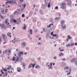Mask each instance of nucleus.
Wrapping results in <instances>:
<instances>
[{"label":"nucleus","instance_id":"nucleus-25","mask_svg":"<svg viewBox=\"0 0 77 77\" xmlns=\"http://www.w3.org/2000/svg\"><path fill=\"white\" fill-rule=\"evenodd\" d=\"M69 46H70V45L69 44H67L66 45V47H69Z\"/></svg>","mask_w":77,"mask_h":77},{"label":"nucleus","instance_id":"nucleus-48","mask_svg":"<svg viewBox=\"0 0 77 77\" xmlns=\"http://www.w3.org/2000/svg\"><path fill=\"white\" fill-rule=\"evenodd\" d=\"M11 50H10L8 51V53H11Z\"/></svg>","mask_w":77,"mask_h":77},{"label":"nucleus","instance_id":"nucleus-34","mask_svg":"<svg viewBox=\"0 0 77 77\" xmlns=\"http://www.w3.org/2000/svg\"><path fill=\"white\" fill-rule=\"evenodd\" d=\"M59 17H56L55 18V20H59Z\"/></svg>","mask_w":77,"mask_h":77},{"label":"nucleus","instance_id":"nucleus-5","mask_svg":"<svg viewBox=\"0 0 77 77\" xmlns=\"http://www.w3.org/2000/svg\"><path fill=\"white\" fill-rule=\"evenodd\" d=\"M10 60H12V61H14V60H15V57L14 56L13 57V60L12 59H10Z\"/></svg>","mask_w":77,"mask_h":77},{"label":"nucleus","instance_id":"nucleus-47","mask_svg":"<svg viewBox=\"0 0 77 77\" xmlns=\"http://www.w3.org/2000/svg\"><path fill=\"white\" fill-rule=\"evenodd\" d=\"M53 36H57V35H56V34H55V35H53Z\"/></svg>","mask_w":77,"mask_h":77},{"label":"nucleus","instance_id":"nucleus-28","mask_svg":"<svg viewBox=\"0 0 77 77\" xmlns=\"http://www.w3.org/2000/svg\"><path fill=\"white\" fill-rule=\"evenodd\" d=\"M48 8H50V3H49L48 5Z\"/></svg>","mask_w":77,"mask_h":77},{"label":"nucleus","instance_id":"nucleus-20","mask_svg":"<svg viewBox=\"0 0 77 77\" xmlns=\"http://www.w3.org/2000/svg\"><path fill=\"white\" fill-rule=\"evenodd\" d=\"M13 22L14 23H16V22H17L16 20H15L14 19H13Z\"/></svg>","mask_w":77,"mask_h":77},{"label":"nucleus","instance_id":"nucleus-36","mask_svg":"<svg viewBox=\"0 0 77 77\" xmlns=\"http://www.w3.org/2000/svg\"><path fill=\"white\" fill-rule=\"evenodd\" d=\"M62 60L63 61H65L66 60V59L64 58H63V59H62Z\"/></svg>","mask_w":77,"mask_h":77},{"label":"nucleus","instance_id":"nucleus-18","mask_svg":"<svg viewBox=\"0 0 77 77\" xmlns=\"http://www.w3.org/2000/svg\"><path fill=\"white\" fill-rule=\"evenodd\" d=\"M5 75H4V77H5V76H7V75H8V72H5Z\"/></svg>","mask_w":77,"mask_h":77},{"label":"nucleus","instance_id":"nucleus-46","mask_svg":"<svg viewBox=\"0 0 77 77\" xmlns=\"http://www.w3.org/2000/svg\"><path fill=\"white\" fill-rule=\"evenodd\" d=\"M13 21V19H11V23H12Z\"/></svg>","mask_w":77,"mask_h":77},{"label":"nucleus","instance_id":"nucleus-62","mask_svg":"<svg viewBox=\"0 0 77 77\" xmlns=\"http://www.w3.org/2000/svg\"><path fill=\"white\" fill-rule=\"evenodd\" d=\"M38 44L39 45H41V43H40V42H39V43H38Z\"/></svg>","mask_w":77,"mask_h":77},{"label":"nucleus","instance_id":"nucleus-12","mask_svg":"<svg viewBox=\"0 0 77 77\" xmlns=\"http://www.w3.org/2000/svg\"><path fill=\"white\" fill-rule=\"evenodd\" d=\"M67 37H68V39H72V37H71L70 36H69V35H68Z\"/></svg>","mask_w":77,"mask_h":77},{"label":"nucleus","instance_id":"nucleus-33","mask_svg":"<svg viewBox=\"0 0 77 77\" xmlns=\"http://www.w3.org/2000/svg\"><path fill=\"white\" fill-rule=\"evenodd\" d=\"M3 28H4V29L5 30V29H6V26H4L3 27Z\"/></svg>","mask_w":77,"mask_h":77},{"label":"nucleus","instance_id":"nucleus-26","mask_svg":"<svg viewBox=\"0 0 77 77\" xmlns=\"http://www.w3.org/2000/svg\"><path fill=\"white\" fill-rule=\"evenodd\" d=\"M8 67H9L10 69H11L12 68V66H11V65H10L8 66Z\"/></svg>","mask_w":77,"mask_h":77},{"label":"nucleus","instance_id":"nucleus-8","mask_svg":"<svg viewBox=\"0 0 77 77\" xmlns=\"http://www.w3.org/2000/svg\"><path fill=\"white\" fill-rule=\"evenodd\" d=\"M2 36L3 37V39L4 40V39H5V38H7V37H6V36L5 35V34H4L2 35Z\"/></svg>","mask_w":77,"mask_h":77},{"label":"nucleus","instance_id":"nucleus-15","mask_svg":"<svg viewBox=\"0 0 77 77\" xmlns=\"http://www.w3.org/2000/svg\"><path fill=\"white\" fill-rule=\"evenodd\" d=\"M23 29H26V25L24 24V26L23 27Z\"/></svg>","mask_w":77,"mask_h":77},{"label":"nucleus","instance_id":"nucleus-22","mask_svg":"<svg viewBox=\"0 0 77 77\" xmlns=\"http://www.w3.org/2000/svg\"><path fill=\"white\" fill-rule=\"evenodd\" d=\"M52 25L53 26V23H52V24H50V25H49L48 26V28H49Z\"/></svg>","mask_w":77,"mask_h":77},{"label":"nucleus","instance_id":"nucleus-61","mask_svg":"<svg viewBox=\"0 0 77 77\" xmlns=\"http://www.w3.org/2000/svg\"><path fill=\"white\" fill-rule=\"evenodd\" d=\"M7 52V50H6L5 51V53H6Z\"/></svg>","mask_w":77,"mask_h":77},{"label":"nucleus","instance_id":"nucleus-29","mask_svg":"<svg viewBox=\"0 0 77 77\" xmlns=\"http://www.w3.org/2000/svg\"><path fill=\"white\" fill-rule=\"evenodd\" d=\"M74 45V44L73 43H71L70 44V46H73Z\"/></svg>","mask_w":77,"mask_h":77},{"label":"nucleus","instance_id":"nucleus-31","mask_svg":"<svg viewBox=\"0 0 77 77\" xmlns=\"http://www.w3.org/2000/svg\"><path fill=\"white\" fill-rule=\"evenodd\" d=\"M22 65L24 67L26 66V64H24V63H22Z\"/></svg>","mask_w":77,"mask_h":77},{"label":"nucleus","instance_id":"nucleus-52","mask_svg":"<svg viewBox=\"0 0 77 77\" xmlns=\"http://www.w3.org/2000/svg\"><path fill=\"white\" fill-rule=\"evenodd\" d=\"M20 1L21 2H23V1H24V0H20Z\"/></svg>","mask_w":77,"mask_h":77},{"label":"nucleus","instance_id":"nucleus-63","mask_svg":"<svg viewBox=\"0 0 77 77\" xmlns=\"http://www.w3.org/2000/svg\"><path fill=\"white\" fill-rule=\"evenodd\" d=\"M21 69H20V72H21Z\"/></svg>","mask_w":77,"mask_h":77},{"label":"nucleus","instance_id":"nucleus-17","mask_svg":"<svg viewBox=\"0 0 77 77\" xmlns=\"http://www.w3.org/2000/svg\"><path fill=\"white\" fill-rule=\"evenodd\" d=\"M75 60V59L73 58L72 60H71V62L72 63L73 62H74V61Z\"/></svg>","mask_w":77,"mask_h":77},{"label":"nucleus","instance_id":"nucleus-24","mask_svg":"<svg viewBox=\"0 0 77 77\" xmlns=\"http://www.w3.org/2000/svg\"><path fill=\"white\" fill-rule=\"evenodd\" d=\"M17 72H20V67H18L17 68Z\"/></svg>","mask_w":77,"mask_h":77},{"label":"nucleus","instance_id":"nucleus-10","mask_svg":"<svg viewBox=\"0 0 77 77\" xmlns=\"http://www.w3.org/2000/svg\"><path fill=\"white\" fill-rule=\"evenodd\" d=\"M64 23V21L63 20H62L61 21V24L62 26H63V23Z\"/></svg>","mask_w":77,"mask_h":77},{"label":"nucleus","instance_id":"nucleus-37","mask_svg":"<svg viewBox=\"0 0 77 77\" xmlns=\"http://www.w3.org/2000/svg\"><path fill=\"white\" fill-rule=\"evenodd\" d=\"M68 69V66L66 67H65V69Z\"/></svg>","mask_w":77,"mask_h":77},{"label":"nucleus","instance_id":"nucleus-4","mask_svg":"<svg viewBox=\"0 0 77 77\" xmlns=\"http://www.w3.org/2000/svg\"><path fill=\"white\" fill-rule=\"evenodd\" d=\"M64 55V54L62 52L60 53L59 54V56L60 57H61L62 56H63Z\"/></svg>","mask_w":77,"mask_h":77},{"label":"nucleus","instance_id":"nucleus-51","mask_svg":"<svg viewBox=\"0 0 77 77\" xmlns=\"http://www.w3.org/2000/svg\"><path fill=\"white\" fill-rule=\"evenodd\" d=\"M2 12H4V10H2Z\"/></svg>","mask_w":77,"mask_h":77},{"label":"nucleus","instance_id":"nucleus-13","mask_svg":"<svg viewBox=\"0 0 77 77\" xmlns=\"http://www.w3.org/2000/svg\"><path fill=\"white\" fill-rule=\"evenodd\" d=\"M22 46H25L26 45V43H25V42H23L22 44Z\"/></svg>","mask_w":77,"mask_h":77},{"label":"nucleus","instance_id":"nucleus-49","mask_svg":"<svg viewBox=\"0 0 77 77\" xmlns=\"http://www.w3.org/2000/svg\"><path fill=\"white\" fill-rule=\"evenodd\" d=\"M75 64L77 65V60L76 61V62L75 63Z\"/></svg>","mask_w":77,"mask_h":77},{"label":"nucleus","instance_id":"nucleus-55","mask_svg":"<svg viewBox=\"0 0 77 77\" xmlns=\"http://www.w3.org/2000/svg\"><path fill=\"white\" fill-rule=\"evenodd\" d=\"M1 18H3V16H1Z\"/></svg>","mask_w":77,"mask_h":77},{"label":"nucleus","instance_id":"nucleus-35","mask_svg":"<svg viewBox=\"0 0 77 77\" xmlns=\"http://www.w3.org/2000/svg\"><path fill=\"white\" fill-rule=\"evenodd\" d=\"M55 9H58V7L57 6H56V7L55 8Z\"/></svg>","mask_w":77,"mask_h":77},{"label":"nucleus","instance_id":"nucleus-43","mask_svg":"<svg viewBox=\"0 0 77 77\" xmlns=\"http://www.w3.org/2000/svg\"><path fill=\"white\" fill-rule=\"evenodd\" d=\"M23 58H22V57H21V58H20V60L21 61V60H23Z\"/></svg>","mask_w":77,"mask_h":77},{"label":"nucleus","instance_id":"nucleus-11","mask_svg":"<svg viewBox=\"0 0 77 77\" xmlns=\"http://www.w3.org/2000/svg\"><path fill=\"white\" fill-rule=\"evenodd\" d=\"M41 68L40 66L39 65H37L35 66V69H37L38 68L40 69Z\"/></svg>","mask_w":77,"mask_h":77},{"label":"nucleus","instance_id":"nucleus-9","mask_svg":"<svg viewBox=\"0 0 77 77\" xmlns=\"http://www.w3.org/2000/svg\"><path fill=\"white\" fill-rule=\"evenodd\" d=\"M62 28L63 29H65L66 28V24H65L64 25V26H63H63L62 25Z\"/></svg>","mask_w":77,"mask_h":77},{"label":"nucleus","instance_id":"nucleus-45","mask_svg":"<svg viewBox=\"0 0 77 77\" xmlns=\"http://www.w3.org/2000/svg\"><path fill=\"white\" fill-rule=\"evenodd\" d=\"M8 2L9 3H11V1H8Z\"/></svg>","mask_w":77,"mask_h":77},{"label":"nucleus","instance_id":"nucleus-23","mask_svg":"<svg viewBox=\"0 0 77 77\" xmlns=\"http://www.w3.org/2000/svg\"><path fill=\"white\" fill-rule=\"evenodd\" d=\"M6 21H5V23H6V24H7L8 23V22L7 21L8 20V19H6L5 20Z\"/></svg>","mask_w":77,"mask_h":77},{"label":"nucleus","instance_id":"nucleus-3","mask_svg":"<svg viewBox=\"0 0 77 77\" xmlns=\"http://www.w3.org/2000/svg\"><path fill=\"white\" fill-rule=\"evenodd\" d=\"M20 9H18L17 10V11H15L14 12V15H15V14H18L20 13Z\"/></svg>","mask_w":77,"mask_h":77},{"label":"nucleus","instance_id":"nucleus-60","mask_svg":"<svg viewBox=\"0 0 77 77\" xmlns=\"http://www.w3.org/2000/svg\"><path fill=\"white\" fill-rule=\"evenodd\" d=\"M43 31L44 32H45V29L44 28L43 29Z\"/></svg>","mask_w":77,"mask_h":77},{"label":"nucleus","instance_id":"nucleus-41","mask_svg":"<svg viewBox=\"0 0 77 77\" xmlns=\"http://www.w3.org/2000/svg\"><path fill=\"white\" fill-rule=\"evenodd\" d=\"M3 71H7V69H4Z\"/></svg>","mask_w":77,"mask_h":77},{"label":"nucleus","instance_id":"nucleus-27","mask_svg":"<svg viewBox=\"0 0 77 77\" xmlns=\"http://www.w3.org/2000/svg\"><path fill=\"white\" fill-rule=\"evenodd\" d=\"M30 34H32V30L31 29H30Z\"/></svg>","mask_w":77,"mask_h":77},{"label":"nucleus","instance_id":"nucleus-42","mask_svg":"<svg viewBox=\"0 0 77 77\" xmlns=\"http://www.w3.org/2000/svg\"><path fill=\"white\" fill-rule=\"evenodd\" d=\"M1 72H2V74H5V73H4L3 71H1Z\"/></svg>","mask_w":77,"mask_h":77},{"label":"nucleus","instance_id":"nucleus-7","mask_svg":"<svg viewBox=\"0 0 77 77\" xmlns=\"http://www.w3.org/2000/svg\"><path fill=\"white\" fill-rule=\"evenodd\" d=\"M11 35V32H8L7 33V36H9L10 38L11 37V36L10 35Z\"/></svg>","mask_w":77,"mask_h":77},{"label":"nucleus","instance_id":"nucleus-57","mask_svg":"<svg viewBox=\"0 0 77 77\" xmlns=\"http://www.w3.org/2000/svg\"><path fill=\"white\" fill-rule=\"evenodd\" d=\"M71 69H70V72H69V74H70V73L71 72Z\"/></svg>","mask_w":77,"mask_h":77},{"label":"nucleus","instance_id":"nucleus-19","mask_svg":"<svg viewBox=\"0 0 77 77\" xmlns=\"http://www.w3.org/2000/svg\"><path fill=\"white\" fill-rule=\"evenodd\" d=\"M15 0H11V3H15V2H14Z\"/></svg>","mask_w":77,"mask_h":77},{"label":"nucleus","instance_id":"nucleus-39","mask_svg":"<svg viewBox=\"0 0 77 77\" xmlns=\"http://www.w3.org/2000/svg\"><path fill=\"white\" fill-rule=\"evenodd\" d=\"M22 17H24V14H23L22 16Z\"/></svg>","mask_w":77,"mask_h":77},{"label":"nucleus","instance_id":"nucleus-56","mask_svg":"<svg viewBox=\"0 0 77 77\" xmlns=\"http://www.w3.org/2000/svg\"><path fill=\"white\" fill-rule=\"evenodd\" d=\"M7 10H8V9H6V10H5V12H7Z\"/></svg>","mask_w":77,"mask_h":77},{"label":"nucleus","instance_id":"nucleus-32","mask_svg":"<svg viewBox=\"0 0 77 77\" xmlns=\"http://www.w3.org/2000/svg\"><path fill=\"white\" fill-rule=\"evenodd\" d=\"M8 28H9L10 29H11V26L10 25H8Z\"/></svg>","mask_w":77,"mask_h":77},{"label":"nucleus","instance_id":"nucleus-53","mask_svg":"<svg viewBox=\"0 0 77 77\" xmlns=\"http://www.w3.org/2000/svg\"><path fill=\"white\" fill-rule=\"evenodd\" d=\"M75 45H77V43H75Z\"/></svg>","mask_w":77,"mask_h":77},{"label":"nucleus","instance_id":"nucleus-44","mask_svg":"<svg viewBox=\"0 0 77 77\" xmlns=\"http://www.w3.org/2000/svg\"><path fill=\"white\" fill-rule=\"evenodd\" d=\"M6 47V45H4V46H3V48H5Z\"/></svg>","mask_w":77,"mask_h":77},{"label":"nucleus","instance_id":"nucleus-30","mask_svg":"<svg viewBox=\"0 0 77 77\" xmlns=\"http://www.w3.org/2000/svg\"><path fill=\"white\" fill-rule=\"evenodd\" d=\"M26 4H25L23 5V6L24 8H25L26 7Z\"/></svg>","mask_w":77,"mask_h":77},{"label":"nucleus","instance_id":"nucleus-54","mask_svg":"<svg viewBox=\"0 0 77 77\" xmlns=\"http://www.w3.org/2000/svg\"><path fill=\"white\" fill-rule=\"evenodd\" d=\"M15 29V27H13V29H12V30H13V29Z\"/></svg>","mask_w":77,"mask_h":77},{"label":"nucleus","instance_id":"nucleus-38","mask_svg":"<svg viewBox=\"0 0 77 77\" xmlns=\"http://www.w3.org/2000/svg\"><path fill=\"white\" fill-rule=\"evenodd\" d=\"M53 32H52L51 34V35H53H53H54V34H53Z\"/></svg>","mask_w":77,"mask_h":77},{"label":"nucleus","instance_id":"nucleus-16","mask_svg":"<svg viewBox=\"0 0 77 77\" xmlns=\"http://www.w3.org/2000/svg\"><path fill=\"white\" fill-rule=\"evenodd\" d=\"M17 57V58L16 60L14 62V63H16V62H17V61H18V60H19V58L18 57Z\"/></svg>","mask_w":77,"mask_h":77},{"label":"nucleus","instance_id":"nucleus-64","mask_svg":"<svg viewBox=\"0 0 77 77\" xmlns=\"http://www.w3.org/2000/svg\"><path fill=\"white\" fill-rule=\"evenodd\" d=\"M9 69H10L9 67H8V68H7V69H8V70H9Z\"/></svg>","mask_w":77,"mask_h":77},{"label":"nucleus","instance_id":"nucleus-2","mask_svg":"<svg viewBox=\"0 0 77 77\" xmlns=\"http://www.w3.org/2000/svg\"><path fill=\"white\" fill-rule=\"evenodd\" d=\"M35 64H36L35 63L33 64L32 63H31L29 65V68H31L32 66V68H34V66H35Z\"/></svg>","mask_w":77,"mask_h":77},{"label":"nucleus","instance_id":"nucleus-14","mask_svg":"<svg viewBox=\"0 0 77 77\" xmlns=\"http://www.w3.org/2000/svg\"><path fill=\"white\" fill-rule=\"evenodd\" d=\"M1 26L2 28H3V27H5V24H4L3 23H2Z\"/></svg>","mask_w":77,"mask_h":77},{"label":"nucleus","instance_id":"nucleus-59","mask_svg":"<svg viewBox=\"0 0 77 77\" xmlns=\"http://www.w3.org/2000/svg\"><path fill=\"white\" fill-rule=\"evenodd\" d=\"M0 42H2V39L1 38H0Z\"/></svg>","mask_w":77,"mask_h":77},{"label":"nucleus","instance_id":"nucleus-40","mask_svg":"<svg viewBox=\"0 0 77 77\" xmlns=\"http://www.w3.org/2000/svg\"><path fill=\"white\" fill-rule=\"evenodd\" d=\"M57 59V57L56 56H55L54 57V59Z\"/></svg>","mask_w":77,"mask_h":77},{"label":"nucleus","instance_id":"nucleus-50","mask_svg":"<svg viewBox=\"0 0 77 77\" xmlns=\"http://www.w3.org/2000/svg\"><path fill=\"white\" fill-rule=\"evenodd\" d=\"M18 57H20V52L18 53Z\"/></svg>","mask_w":77,"mask_h":77},{"label":"nucleus","instance_id":"nucleus-1","mask_svg":"<svg viewBox=\"0 0 77 77\" xmlns=\"http://www.w3.org/2000/svg\"><path fill=\"white\" fill-rule=\"evenodd\" d=\"M60 6L61 8L63 9H66V3L65 2H63L60 5Z\"/></svg>","mask_w":77,"mask_h":77},{"label":"nucleus","instance_id":"nucleus-58","mask_svg":"<svg viewBox=\"0 0 77 77\" xmlns=\"http://www.w3.org/2000/svg\"><path fill=\"white\" fill-rule=\"evenodd\" d=\"M24 54L25 55H26L27 54V53L25 52Z\"/></svg>","mask_w":77,"mask_h":77},{"label":"nucleus","instance_id":"nucleus-21","mask_svg":"<svg viewBox=\"0 0 77 77\" xmlns=\"http://www.w3.org/2000/svg\"><path fill=\"white\" fill-rule=\"evenodd\" d=\"M21 54H22V55H23V52H20V55H21Z\"/></svg>","mask_w":77,"mask_h":77},{"label":"nucleus","instance_id":"nucleus-6","mask_svg":"<svg viewBox=\"0 0 77 77\" xmlns=\"http://www.w3.org/2000/svg\"><path fill=\"white\" fill-rule=\"evenodd\" d=\"M17 22L16 24H19V23H20V18L17 20Z\"/></svg>","mask_w":77,"mask_h":77}]
</instances>
